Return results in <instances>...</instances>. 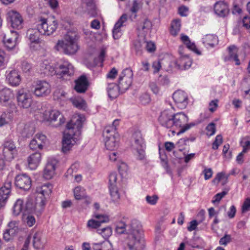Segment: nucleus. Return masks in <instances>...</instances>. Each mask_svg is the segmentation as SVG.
I'll return each instance as SVG.
<instances>
[{
    "label": "nucleus",
    "mask_w": 250,
    "mask_h": 250,
    "mask_svg": "<svg viewBox=\"0 0 250 250\" xmlns=\"http://www.w3.org/2000/svg\"><path fill=\"white\" fill-rule=\"evenodd\" d=\"M84 121V116L76 114L67 123L62 141V151L63 153L68 152L76 143L77 137L81 134V129Z\"/></svg>",
    "instance_id": "obj_1"
},
{
    "label": "nucleus",
    "mask_w": 250,
    "mask_h": 250,
    "mask_svg": "<svg viewBox=\"0 0 250 250\" xmlns=\"http://www.w3.org/2000/svg\"><path fill=\"white\" fill-rule=\"evenodd\" d=\"M125 242L128 250H144L145 241L142 237V229L140 222L133 220L127 225Z\"/></svg>",
    "instance_id": "obj_2"
},
{
    "label": "nucleus",
    "mask_w": 250,
    "mask_h": 250,
    "mask_svg": "<svg viewBox=\"0 0 250 250\" xmlns=\"http://www.w3.org/2000/svg\"><path fill=\"white\" fill-rule=\"evenodd\" d=\"M77 40V34L68 31L62 40L58 41L55 48L58 51L62 49L66 54H74L79 49Z\"/></svg>",
    "instance_id": "obj_3"
},
{
    "label": "nucleus",
    "mask_w": 250,
    "mask_h": 250,
    "mask_svg": "<svg viewBox=\"0 0 250 250\" xmlns=\"http://www.w3.org/2000/svg\"><path fill=\"white\" fill-rule=\"evenodd\" d=\"M37 26L41 35L50 36L56 31L58 23L54 18H41L39 20Z\"/></svg>",
    "instance_id": "obj_4"
},
{
    "label": "nucleus",
    "mask_w": 250,
    "mask_h": 250,
    "mask_svg": "<svg viewBox=\"0 0 250 250\" xmlns=\"http://www.w3.org/2000/svg\"><path fill=\"white\" fill-rule=\"evenodd\" d=\"M17 100L18 105L24 109L30 108L33 104V97L29 90L22 88L19 89L17 92Z\"/></svg>",
    "instance_id": "obj_5"
},
{
    "label": "nucleus",
    "mask_w": 250,
    "mask_h": 250,
    "mask_svg": "<svg viewBox=\"0 0 250 250\" xmlns=\"http://www.w3.org/2000/svg\"><path fill=\"white\" fill-rule=\"evenodd\" d=\"M105 146L107 149L115 150L118 146L119 135L114 131H110L109 127H106L104 131Z\"/></svg>",
    "instance_id": "obj_6"
},
{
    "label": "nucleus",
    "mask_w": 250,
    "mask_h": 250,
    "mask_svg": "<svg viewBox=\"0 0 250 250\" xmlns=\"http://www.w3.org/2000/svg\"><path fill=\"white\" fill-rule=\"evenodd\" d=\"M44 207L42 200L38 201L36 198L33 200L29 197L25 204L24 214L25 216L31 213L40 215L43 211Z\"/></svg>",
    "instance_id": "obj_7"
},
{
    "label": "nucleus",
    "mask_w": 250,
    "mask_h": 250,
    "mask_svg": "<svg viewBox=\"0 0 250 250\" xmlns=\"http://www.w3.org/2000/svg\"><path fill=\"white\" fill-rule=\"evenodd\" d=\"M33 93L37 97H44L48 95L51 91L50 83L46 81L39 80L33 85Z\"/></svg>",
    "instance_id": "obj_8"
},
{
    "label": "nucleus",
    "mask_w": 250,
    "mask_h": 250,
    "mask_svg": "<svg viewBox=\"0 0 250 250\" xmlns=\"http://www.w3.org/2000/svg\"><path fill=\"white\" fill-rule=\"evenodd\" d=\"M133 72L131 69L126 68L121 73L119 80V89L121 93L124 92L131 85L133 79Z\"/></svg>",
    "instance_id": "obj_9"
},
{
    "label": "nucleus",
    "mask_w": 250,
    "mask_h": 250,
    "mask_svg": "<svg viewBox=\"0 0 250 250\" xmlns=\"http://www.w3.org/2000/svg\"><path fill=\"white\" fill-rule=\"evenodd\" d=\"M6 18L11 26L16 29H21L23 27V19L21 14L14 10H10L7 12Z\"/></svg>",
    "instance_id": "obj_10"
},
{
    "label": "nucleus",
    "mask_w": 250,
    "mask_h": 250,
    "mask_svg": "<svg viewBox=\"0 0 250 250\" xmlns=\"http://www.w3.org/2000/svg\"><path fill=\"white\" fill-rule=\"evenodd\" d=\"M173 127L180 128L178 134L183 133L190 128L191 125L187 124L188 116L182 112L173 114Z\"/></svg>",
    "instance_id": "obj_11"
},
{
    "label": "nucleus",
    "mask_w": 250,
    "mask_h": 250,
    "mask_svg": "<svg viewBox=\"0 0 250 250\" xmlns=\"http://www.w3.org/2000/svg\"><path fill=\"white\" fill-rule=\"evenodd\" d=\"M185 47L180 46L178 48L179 58L176 61L175 64L179 69H188L190 67L192 64V60L189 56L185 54Z\"/></svg>",
    "instance_id": "obj_12"
},
{
    "label": "nucleus",
    "mask_w": 250,
    "mask_h": 250,
    "mask_svg": "<svg viewBox=\"0 0 250 250\" xmlns=\"http://www.w3.org/2000/svg\"><path fill=\"white\" fill-rule=\"evenodd\" d=\"M17 155V150L13 141L8 140L3 144V155L8 161H11Z\"/></svg>",
    "instance_id": "obj_13"
},
{
    "label": "nucleus",
    "mask_w": 250,
    "mask_h": 250,
    "mask_svg": "<svg viewBox=\"0 0 250 250\" xmlns=\"http://www.w3.org/2000/svg\"><path fill=\"white\" fill-rule=\"evenodd\" d=\"M58 118H59V122L56 124V126L60 125L64 122V119L61 113L57 110L48 109L45 110L43 113L44 120L50 123L57 121Z\"/></svg>",
    "instance_id": "obj_14"
},
{
    "label": "nucleus",
    "mask_w": 250,
    "mask_h": 250,
    "mask_svg": "<svg viewBox=\"0 0 250 250\" xmlns=\"http://www.w3.org/2000/svg\"><path fill=\"white\" fill-rule=\"evenodd\" d=\"M15 186L24 190H29L31 187V180L29 176L25 174L17 175L15 178Z\"/></svg>",
    "instance_id": "obj_15"
},
{
    "label": "nucleus",
    "mask_w": 250,
    "mask_h": 250,
    "mask_svg": "<svg viewBox=\"0 0 250 250\" xmlns=\"http://www.w3.org/2000/svg\"><path fill=\"white\" fill-rule=\"evenodd\" d=\"M74 67L68 61H64L57 67V75L64 77L74 74Z\"/></svg>",
    "instance_id": "obj_16"
},
{
    "label": "nucleus",
    "mask_w": 250,
    "mask_h": 250,
    "mask_svg": "<svg viewBox=\"0 0 250 250\" xmlns=\"http://www.w3.org/2000/svg\"><path fill=\"white\" fill-rule=\"evenodd\" d=\"M52 187L49 184H44L36 188V199L42 200L43 206H45L46 198L51 193Z\"/></svg>",
    "instance_id": "obj_17"
},
{
    "label": "nucleus",
    "mask_w": 250,
    "mask_h": 250,
    "mask_svg": "<svg viewBox=\"0 0 250 250\" xmlns=\"http://www.w3.org/2000/svg\"><path fill=\"white\" fill-rule=\"evenodd\" d=\"M152 26L151 22L147 19L139 21L137 25L138 36L145 38L146 35L151 31Z\"/></svg>",
    "instance_id": "obj_18"
},
{
    "label": "nucleus",
    "mask_w": 250,
    "mask_h": 250,
    "mask_svg": "<svg viewBox=\"0 0 250 250\" xmlns=\"http://www.w3.org/2000/svg\"><path fill=\"white\" fill-rule=\"evenodd\" d=\"M19 34L16 31H11L4 36L3 42L7 50H11L15 48L17 44Z\"/></svg>",
    "instance_id": "obj_19"
},
{
    "label": "nucleus",
    "mask_w": 250,
    "mask_h": 250,
    "mask_svg": "<svg viewBox=\"0 0 250 250\" xmlns=\"http://www.w3.org/2000/svg\"><path fill=\"white\" fill-rule=\"evenodd\" d=\"M47 141V139L45 135L41 133H37L31 141L29 147L33 150L42 149Z\"/></svg>",
    "instance_id": "obj_20"
},
{
    "label": "nucleus",
    "mask_w": 250,
    "mask_h": 250,
    "mask_svg": "<svg viewBox=\"0 0 250 250\" xmlns=\"http://www.w3.org/2000/svg\"><path fill=\"white\" fill-rule=\"evenodd\" d=\"M173 114L170 110H166L163 111L159 118V122L160 124L167 128L173 127Z\"/></svg>",
    "instance_id": "obj_21"
},
{
    "label": "nucleus",
    "mask_w": 250,
    "mask_h": 250,
    "mask_svg": "<svg viewBox=\"0 0 250 250\" xmlns=\"http://www.w3.org/2000/svg\"><path fill=\"white\" fill-rule=\"evenodd\" d=\"M173 99L178 107L181 109L185 108L188 104V97L183 91L177 90L173 94Z\"/></svg>",
    "instance_id": "obj_22"
},
{
    "label": "nucleus",
    "mask_w": 250,
    "mask_h": 250,
    "mask_svg": "<svg viewBox=\"0 0 250 250\" xmlns=\"http://www.w3.org/2000/svg\"><path fill=\"white\" fill-rule=\"evenodd\" d=\"M57 161L55 159H51L48 161L44 169L43 177L45 179H51L55 174V169Z\"/></svg>",
    "instance_id": "obj_23"
},
{
    "label": "nucleus",
    "mask_w": 250,
    "mask_h": 250,
    "mask_svg": "<svg viewBox=\"0 0 250 250\" xmlns=\"http://www.w3.org/2000/svg\"><path fill=\"white\" fill-rule=\"evenodd\" d=\"M11 182L7 181L0 188V208L3 207L11 192Z\"/></svg>",
    "instance_id": "obj_24"
},
{
    "label": "nucleus",
    "mask_w": 250,
    "mask_h": 250,
    "mask_svg": "<svg viewBox=\"0 0 250 250\" xmlns=\"http://www.w3.org/2000/svg\"><path fill=\"white\" fill-rule=\"evenodd\" d=\"M214 10L215 13L220 17H225L229 12L228 4L222 1H217L214 4Z\"/></svg>",
    "instance_id": "obj_25"
},
{
    "label": "nucleus",
    "mask_w": 250,
    "mask_h": 250,
    "mask_svg": "<svg viewBox=\"0 0 250 250\" xmlns=\"http://www.w3.org/2000/svg\"><path fill=\"white\" fill-rule=\"evenodd\" d=\"M127 16L125 14L122 15L119 20L115 24L113 30V36L115 39H118L122 35L121 28L125 25L127 21Z\"/></svg>",
    "instance_id": "obj_26"
},
{
    "label": "nucleus",
    "mask_w": 250,
    "mask_h": 250,
    "mask_svg": "<svg viewBox=\"0 0 250 250\" xmlns=\"http://www.w3.org/2000/svg\"><path fill=\"white\" fill-rule=\"evenodd\" d=\"M6 81L13 86H19L21 82V77L19 72L16 70H12L6 75Z\"/></svg>",
    "instance_id": "obj_27"
},
{
    "label": "nucleus",
    "mask_w": 250,
    "mask_h": 250,
    "mask_svg": "<svg viewBox=\"0 0 250 250\" xmlns=\"http://www.w3.org/2000/svg\"><path fill=\"white\" fill-rule=\"evenodd\" d=\"M42 160V155L39 152L31 154L27 158L28 166L31 170H34L39 166Z\"/></svg>",
    "instance_id": "obj_28"
},
{
    "label": "nucleus",
    "mask_w": 250,
    "mask_h": 250,
    "mask_svg": "<svg viewBox=\"0 0 250 250\" xmlns=\"http://www.w3.org/2000/svg\"><path fill=\"white\" fill-rule=\"evenodd\" d=\"M33 245L37 250L42 249L46 244V239L43 236L42 233L40 231L36 232L33 236Z\"/></svg>",
    "instance_id": "obj_29"
},
{
    "label": "nucleus",
    "mask_w": 250,
    "mask_h": 250,
    "mask_svg": "<svg viewBox=\"0 0 250 250\" xmlns=\"http://www.w3.org/2000/svg\"><path fill=\"white\" fill-rule=\"evenodd\" d=\"M132 146L133 149L145 147V144L142 134L140 131H135L132 137Z\"/></svg>",
    "instance_id": "obj_30"
},
{
    "label": "nucleus",
    "mask_w": 250,
    "mask_h": 250,
    "mask_svg": "<svg viewBox=\"0 0 250 250\" xmlns=\"http://www.w3.org/2000/svg\"><path fill=\"white\" fill-rule=\"evenodd\" d=\"M25 204L21 199H18L13 205L12 208V213L13 215L17 216L22 213L23 216L24 214Z\"/></svg>",
    "instance_id": "obj_31"
},
{
    "label": "nucleus",
    "mask_w": 250,
    "mask_h": 250,
    "mask_svg": "<svg viewBox=\"0 0 250 250\" xmlns=\"http://www.w3.org/2000/svg\"><path fill=\"white\" fill-rule=\"evenodd\" d=\"M29 47L32 50L36 51L39 54L42 55H44L46 50L45 42L42 40L30 42Z\"/></svg>",
    "instance_id": "obj_32"
},
{
    "label": "nucleus",
    "mask_w": 250,
    "mask_h": 250,
    "mask_svg": "<svg viewBox=\"0 0 250 250\" xmlns=\"http://www.w3.org/2000/svg\"><path fill=\"white\" fill-rule=\"evenodd\" d=\"M75 89L78 93H84L88 86V82L85 76H82L75 81Z\"/></svg>",
    "instance_id": "obj_33"
},
{
    "label": "nucleus",
    "mask_w": 250,
    "mask_h": 250,
    "mask_svg": "<svg viewBox=\"0 0 250 250\" xmlns=\"http://www.w3.org/2000/svg\"><path fill=\"white\" fill-rule=\"evenodd\" d=\"M203 42L206 45L213 47L218 43V37L213 34H208L203 38Z\"/></svg>",
    "instance_id": "obj_34"
},
{
    "label": "nucleus",
    "mask_w": 250,
    "mask_h": 250,
    "mask_svg": "<svg viewBox=\"0 0 250 250\" xmlns=\"http://www.w3.org/2000/svg\"><path fill=\"white\" fill-rule=\"evenodd\" d=\"M40 31L39 29H29L27 31V37L30 42L41 40L40 38Z\"/></svg>",
    "instance_id": "obj_35"
},
{
    "label": "nucleus",
    "mask_w": 250,
    "mask_h": 250,
    "mask_svg": "<svg viewBox=\"0 0 250 250\" xmlns=\"http://www.w3.org/2000/svg\"><path fill=\"white\" fill-rule=\"evenodd\" d=\"M13 96V94L11 89L5 88L0 91V102L6 103Z\"/></svg>",
    "instance_id": "obj_36"
},
{
    "label": "nucleus",
    "mask_w": 250,
    "mask_h": 250,
    "mask_svg": "<svg viewBox=\"0 0 250 250\" xmlns=\"http://www.w3.org/2000/svg\"><path fill=\"white\" fill-rule=\"evenodd\" d=\"M40 65L43 73L47 75L57 74V68L55 69L47 61L43 62Z\"/></svg>",
    "instance_id": "obj_37"
},
{
    "label": "nucleus",
    "mask_w": 250,
    "mask_h": 250,
    "mask_svg": "<svg viewBox=\"0 0 250 250\" xmlns=\"http://www.w3.org/2000/svg\"><path fill=\"white\" fill-rule=\"evenodd\" d=\"M74 106L78 109H85L86 104L85 101L80 97H74L70 99Z\"/></svg>",
    "instance_id": "obj_38"
},
{
    "label": "nucleus",
    "mask_w": 250,
    "mask_h": 250,
    "mask_svg": "<svg viewBox=\"0 0 250 250\" xmlns=\"http://www.w3.org/2000/svg\"><path fill=\"white\" fill-rule=\"evenodd\" d=\"M181 28V22L179 20H174L171 23L170 33L173 36H176L179 32Z\"/></svg>",
    "instance_id": "obj_39"
},
{
    "label": "nucleus",
    "mask_w": 250,
    "mask_h": 250,
    "mask_svg": "<svg viewBox=\"0 0 250 250\" xmlns=\"http://www.w3.org/2000/svg\"><path fill=\"white\" fill-rule=\"evenodd\" d=\"M73 192L76 200H82L86 198V192L83 188L77 187L74 189Z\"/></svg>",
    "instance_id": "obj_40"
},
{
    "label": "nucleus",
    "mask_w": 250,
    "mask_h": 250,
    "mask_svg": "<svg viewBox=\"0 0 250 250\" xmlns=\"http://www.w3.org/2000/svg\"><path fill=\"white\" fill-rule=\"evenodd\" d=\"M120 92L119 89V85H116L115 83H111L109 84L107 87V92L108 96L111 98H115L119 94V92Z\"/></svg>",
    "instance_id": "obj_41"
},
{
    "label": "nucleus",
    "mask_w": 250,
    "mask_h": 250,
    "mask_svg": "<svg viewBox=\"0 0 250 250\" xmlns=\"http://www.w3.org/2000/svg\"><path fill=\"white\" fill-rule=\"evenodd\" d=\"M242 95L245 98H250V79L244 81Z\"/></svg>",
    "instance_id": "obj_42"
},
{
    "label": "nucleus",
    "mask_w": 250,
    "mask_h": 250,
    "mask_svg": "<svg viewBox=\"0 0 250 250\" xmlns=\"http://www.w3.org/2000/svg\"><path fill=\"white\" fill-rule=\"evenodd\" d=\"M93 217L98 220L101 224L109 222V217L107 214H102L95 211L93 214Z\"/></svg>",
    "instance_id": "obj_43"
},
{
    "label": "nucleus",
    "mask_w": 250,
    "mask_h": 250,
    "mask_svg": "<svg viewBox=\"0 0 250 250\" xmlns=\"http://www.w3.org/2000/svg\"><path fill=\"white\" fill-rule=\"evenodd\" d=\"M110 194L113 201H118L120 198V193L116 186L109 187Z\"/></svg>",
    "instance_id": "obj_44"
},
{
    "label": "nucleus",
    "mask_w": 250,
    "mask_h": 250,
    "mask_svg": "<svg viewBox=\"0 0 250 250\" xmlns=\"http://www.w3.org/2000/svg\"><path fill=\"white\" fill-rule=\"evenodd\" d=\"M12 121V118L9 113H3L0 116V127L9 124Z\"/></svg>",
    "instance_id": "obj_45"
},
{
    "label": "nucleus",
    "mask_w": 250,
    "mask_h": 250,
    "mask_svg": "<svg viewBox=\"0 0 250 250\" xmlns=\"http://www.w3.org/2000/svg\"><path fill=\"white\" fill-rule=\"evenodd\" d=\"M97 232L104 238L107 239L112 235V230L110 227H107L102 229H98Z\"/></svg>",
    "instance_id": "obj_46"
},
{
    "label": "nucleus",
    "mask_w": 250,
    "mask_h": 250,
    "mask_svg": "<svg viewBox=\"0 0 250 250\" xmlns=\"http://www.w3.org/2000/svg\"><path fill=\"white\" fill-rule=\"evenodd\" d=\"M127 225L125 222L120 221L116 225L115 230L119 234L126 233L127 234Z\"/></svg>",
    "instance_id": "obj_47"
},
{
    "label": "nucleus",
    "mask_w": 250,
    "mask_h": 250,
    "mask_svg": "<svg viewBox=\"0 0 250 250\" xmlns=\"http://www.w3.org/2000/svg\"><path fill=\"white\" fill-rule=\"evenodd\" d=\"M240 145L243 147V152H247L250 149V137L246 136L242 138Z\"/></svg>",
    "instance_id": "obj_48"
},
{
    "label": "nucleus",
    "mask_w": 250,
    "mask_h": 250,
    "mask_svg": "<svg viewBox=\"0 0 250 250\" xmlns=\"http://www.w3.org/2000/svg\"><path fill=\"white\" fill-rule=\"evenodd\" d=\"M227 178L225 176V174L223 172H220L217 174L215 177L212 180V183L214 184H218L219 182L222 183V185H224L226 182Z\"/></svg>",
    "instance_id": "obj_49"
},
{
    "label": "nucleus",
    "mask_w": 250,
    "mask_h": 250,
    "mask_svg": "<svg viewBox=\"0 0 250 250\" xmlns=\"http://www.w3.org/2000/svg\"><path fill=\"white\" fill-rule=\"evenodd\" d=\"M101 224L96 219L89 220L86 224V227L90 229H96L97 230L101 226Z\"/></svg>",
    "instance_id": "obj_50"
},
{
    "label": "nucleus",
    "mask_w": 250,
    "mask_h": 250,
    "mask_svg": "<svg viewBox=\"0 0 250 250\" xmlns=\"http://www.w3.org/2000/svg\"><path fill=\"white\" fill-rule=\"evenodd\" d=\"M17 234L14 231H11L7 229L3 233V237L6 241H10L13 239Z\"/></svg>",
    "instance_id": "obj_51"
},
{
    "label": "nucleus",
    "mask_w": 250,
    "mask_h": 250,
    "mask_svg": "<svg viewBox=\"0 0 250 250\" xmlns=\"http://www.w3.org/2000/svg\"><path fill=\"white\" fill-rule=\"evenodd\" d=\"M228 193V190H224L220 193L216 194L214 196L212 200V203L214 204L219 203L220 200L224 197Z\"/></svg>",
    "instance_id": "obj_52"
},
{
    "label": "nucleus",
    "mask_w": 250,
    "mask_h": 250,
    "mask_svg": "<svg viewBox=\"0 0 250 250\" xmlns=\"http://www.w3.org/2000/svg\"><path fill=\"white\" fill-rule=\"evenodd\" d=\"M238 24L239 26L242 25L247 29L250 28V17L248 16L244 17L242 20L238 21Z\"/></svg>",
    "instance_id": "obj_53"
},
{
    "label": "nucleus",
    "mask_w": 250,
    "mask_h": 250,
    "mask_svg": "<svg viewBox=\"0 0 250 250\" xmlns=\"http://www.w3.org/2000/svg\"><path fill=\"white\" fill-rule=\"evenodd\" d=\"M118 175L116 172H111L109 176V187L116 186Z\"/></svg>",
    "instance_id": "obj_54"
},
{
    "label": "nucleus",
    "mask_w": 250,
    "mask_h": 250,
    "mask_svg": "<svg viewBox=\"0 0 250 250\" xmlns=\"http://www.w3.org/2000/svg\"><path fill=\"white\" fill-rule=\"evenodd\" d=\"M8 229L10 230L14 231L15 232L18 233L19 231V222L16 221H12L10 222L8 225Z\"/></svg>",
    "instance_id": "obj_55"
},
{
    "label": "nucleus",
    "mask_w": 250,
    "mask_h": 250,
    "mask_svg": "<svg viewBox=\"0 0 250 250\" xmlns=\"http://www.w3.org/2000/svg\"><path fill=\"white\" fill-rule=\"evenodd\" d=\"M229 56L225 58V61H234V46L233 45L230 46L228 47Z\"/></svg>",
    "instance_id": "obj_56"
},
{
    "label": "nucleus",
    "mask_w": 250,
    "mask_h": 250,
    "mask_svg": "<svg viewBox=\"0 0 250 250\" xmlns=\"http://www.w3.org/2000/svg\"><path fill=\"white\" fill-rule=\"evenodd\" d=\"M250 210V197L246 198L242 206V212H246Z\"/></svg>",
    "instance_id": "obj_57"
},
{
    "label": "nucleus",
    "mask_w": 250,
    "mask_h": 250,
    "mask_svg": "<svg viewBox=\"0 0 250 250\" xmlns=\"http://www.w3.org/2000/svg\"><path fill=\"white\" fill-rule=\"evenodd\" d=\"M186 46L188 49L192 51L197 55H200L201 54V51L197 48L195 43L191 42L190 41L186 44Z\"/></svg>",
    "instance_id": "obj_58"
},
{
    "label": "nucleus",
    "mask_w": 250,
    "mask_h": 250,
    "mask_svg": "<svg viewBox=\"0 0 250 250\" xmlns=\"http://www.w3.org/2000/svg\"><path fill=\"white\" fill-rule=\"evenodd\" d=\"M145 147H140L138 149H134L136 151V155L139 160H143L145 158Z\"/></svg>",
    "instance_id": "obj_59"
},
{
    "label": "nucleus",
    "mask_w": 250,
    "mask_h": 250,
    "mask_svg": "<svg viewBox=\"0 0 250 250\" xmlns=\"http://www.w3.org/2000/svg\"><path fill=\"white\" fill-rule=\"evenodd\" d=\"M140 101L142 104L146 105L150 102V96L147 93H144L140 97Z\"/></svg>",
    "instance_id": "obj_60"
},
{
    "label": "nucleus",
    "mask_w": 250,
    "mask_h": 250,
    "mask_svg": "<svg viewBox=\"0 0 250 250\" xmlns=\"http://www.w3.org/2000/svg\"><path fill=\"white\" fill-rule=\"evenodd\" d=\"M223 141V138L221 135H218L215 140L212 144V148L213 149H217L218 146L222 144Z\"/></svg>",
    "instance_id": "obj_61"
},
{
    "label": "nucleus",
    "mask_w": 250,
    "mask_h": 250,
    "mask_svg": "<svg viewBox=\"0 0 250 250\" xmlns=\"http://www.w3.org/2000/svg\"><path fill=\"white\" fill-rule=\"evenodd\" d=\"M146 201L148 204L151 205H154L157 203V202L158 201V197L156 195H152V196L147 195L146 197Z\"/></svg>",
    "instance_id": "obj_62"
},
{
    "label": "nucleus",
    "mask_w": 250,
    "mask_h": 250,
    "mask_svg": "<svg viewBox=\"0 0 250 250\" xmlns=\"http://www.w3.org/2000/svg\"><path fill=\"white\" fill-rule=\"evenodd\" d=\"M207 134L208 136L213 135L215 132V126L214 123H210L206 127Z\"/></svg>",
    "instance_id": "obj_63"
},
{
    "label": "nucleus",
    "mask_w": 250,
    "mask_h": 250,
    "mask_svg": "<svg viewBox=\"0 0 250 250\" xmlns=\"http://www.w3.org/2000/svg\"><path fill=\"white\" fill-rule=\"evenodd\" d=\"M231 240L230 235L225 234L219 240V244L220 245L226 246Z\"/></svg>",
    "instance_id": "obj_64"
}]
</instances>
